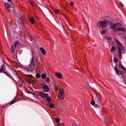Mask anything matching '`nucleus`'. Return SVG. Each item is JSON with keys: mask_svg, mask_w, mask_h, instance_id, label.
<instances>
[{"mask_svg": "<svg viewBox=\"0 0 126 126\" xmlns=\"http://www.w3.org/2000/svg\"><path fill=\"white\" fill-rule=\"evenodd\" d=\"M91 104L93 105V106H94V105H95V101L94 100H92L91 101Z\"/></svg>", "mask_w": 126, "mask_h": 126, "instance_id": "obj_30", "label": "nucleus"}, {"mask_svg": "<svg viewBox=\"0 0 126 126\" xmlns=\"http://www.w3.org/2000/svg\"><path fill=\"white\" fill-rule=\"evenodd\" d=\"M115 70L117 72V74H119V69L117 68H115Z\"/></svg>", "mask_w": 126, "mask_h": 126, "instance_id": "obj_29", "label": "nucleus"}, {"mask_svg": "<svg viewBox=\"0 0 126 126\" xmlns=\"http://www.w3.org/2000/svg\"><path fill=\"white\" fill-rule=\"evenodd\" d=\"M36 77L37 78H40L41 77V75L40 74H36Z\"/></svg>", "mask_w": 126, "mask_h": 126, "instance_id": "obj_25", "label": "nucleus"}, {"mask_svg": "<svg viewBox=\"0 0 126 126\" xmlns=\"http://www.w3.org/2000/svg\"><path fill=\"white\" fill-rule=\"evenodd\" d=\"M107 39H108V37H107L106 35H104L103 36V40H107Z\"/></svg>", "mask_w": 126, "mask_h": 126, "instance_id": "obj_33", "label": "nucleus"}, {"mask_svg": "<svg viewBox=\"0 0 126 126\" xmlns=\"http://www.w3.org/2000/svg\"><path fill=\"white\" fill-rule=\"evenodd\" d=\"M30 21L31 23H32V24H33L35 22V20L34 19V18H31L30 19Z\"/></svg>", "mask_w": 126, "mask_h": 126, "instance_id": "obj_17", "label": "nucleus"}, {"mask_svg": "<svg viewBox=\"0 0 126 126\" xmlns=\"http://www.w3.org/2000/svg\"><path fill=\"white\" fill-rule=\"evenodd\" d=\"M55 90H56V92L58 91V87L57 86H55Z\"/></svg>", "mask_w": 126, "mask_h": 126, "instance_id": "obj_34", "label": "nucleus"}, {"mask_svg": "<svg viewBox=\"0 0 126 126\" xmlns=\"http://www.w3.org/2000/svg\"><path fill=\"white\" fill-rule=\"evenodd\" d=\"M46 74H42L41 75V78H42V79H45V78H46Z\"/></svg>", "mask_w": 126, "mask_h": 126, "instance_id": "obj_21", "label": "nucleus"}, {"mask_svg": "<svg viewBox=\"0 0 126 126\" xmlns=\"http://www.w3.org/2000/svg\"><path fill=\"white\" fill-rule=\"evenodd\" d=\"M54 12L55 13H56V14H59V10H57V9L55 10Z\"/></svg>", "mask_w": 126, "mask_h": 126, "instance_id": "obj_27", "label": "nucleus"}, {"mask_svg": "<svg viewBox=\"0 0 126 126\" xmlns=\"http://www.w3.org/2000/svg\"><path fill=\"white\" fill-rule=\"evenodd\" d=\"M55 76L59 79H62V78H63V74L59 72H55Z\"/></svg>", "mask_w": 126, "mask_h": 126, "instance_id": "obj_10", "label": "nucleus"}, {"mask_svg": "<svg viewBox=\"0 0 126 126\" xmlns=\"http://www.w3.org/2000/svg\"><path fill=\"white\" fill-rule=\"evenodd\" d=\"M95 100L97 101V103L100 101L99 97L97 95H95Z\"/></svg>", "mask_w": 126, "mask_h": 126, "instance_id": "obj_18", "label": "nucleus"}, {"mask_svg": "<svg viewBox=\"0 0 126 126\" xmlns=\"http://www.w3.org/2000/svg\"><path fill=\"white\" fill-rule=\"evenodd\" d=\"M11 51L12 53H14V47H13V45L11 46Z\"/></svg>", "mask_w": 126, "mask_h": 126, "instance_id": "obj_22", "label": "nucleus"}, {"mask_svg": "<svg viewBox=\"0 0 126 126\" xmlns=\"http://www.w3.org/2000/svg\"><path fill=\"white\" fill-rule=\"evenodd\" d=\"M2 72H3V73H4V74H5L6 76H8V77H9V78H10V76L9 75V74H8V73H7L5 71H3Z\"/></svg>", "mask_w": 126, "mask_h": 126, "instance_id": "obj_20", "label": "nucleus"}, {"mask_svg": "<svg viewBox=\"0 0 126 126\" xmlns=\"http://www.w3.org/2000/svg\"><path fill=\"white\" fill-rule=\"evenodd\" d=\"M39 95L41 97L42 99H46V101L50 103L51 102V97L49 96V95L47 94L44 93L43 92H41L39 94Z\"/></svg>", "mask_w": 126, "mask_h": 126, "instance_id": "obj_3", "label": "nucleus"}, {"mask_svg": "<svg viewBox=\"0 0 126 126\" xmlns=\"http://www.w3.org/2000/svg\"><path fill=\"white\" fill-rule=\"evenodd\" d=\"M97 105V107H98V108H103V104L101 101L98 102Z\"/></svg>", "mask_w": 126, "mask_h": 126, "instance_id": "obj_16", "label": "nucleus"}, {"mask_svg": "<svg viewBox=\"0 0 126 126\" xmlns=\"http://www.w3.org/2000/svg\"><path fill=\"white\" fill-rule=\"evenodd\" d=\"M98 28H105L107 26V20H104L103 21H99L96 25Z\"/></svg>", "mask_w": 126, "mask_h": 126, "instance_id": "obj_4", "label": "nucleus"}, {"mask_svg": "<svg viewBox=\"0 0 126 126\" xmlns=\"http://www.w3.org/2000/svg\"><path fill=\"white\" fill-rule=\"evenodd\" d=\"M100 34L101 35H105V34H106V30H104L100 32Z\"/></svg>", "mask_w": 126, "mask_h": 126, "instance_id": "obj_19", "label": "nucleus"}, {"mask_svg": "<svg viewBox=\"0 0 126 126\" xmlns=\"http://www.w3.org/2000/svg\"><path fill=\"white\" fill-rule=\"evenodd\" d=\"M18 44V43H17V42L14 43V46L15 48H16V47H17V44Z\"/></svg>", "mask_w": 126, "mask_h": 126, "instance_id": "obj_31", "label": "nucleus"}, {"mask_svg": "<svg viewBox=\"0 0 126 126\" xmlns=\"http://www.w3.org/2000/svg\"><path fill=\"white\" fill-rule=\"evenodd\" d=\"M46 81L47 82H50V81H51V79H50V78L49 77L46 78Z\"/></svg>", "mask_w": 126, "mask_h": 126, "instance_id": "obj_28", "label": "nucleus"}, {"mask_svg": "<svg viewBox=\"0 0 126 126\" xmlns=\"http://www.w3.org/2000/svg\"><path fill=\"white\" fill-rule=\"evenodd\" d=\"M114 32H118V31H122V32H126V29L125 28L119 27L115 29Z\"/></svg>", "mask_w": 126, "mask_h": 126, "instance_id": "obj_9", "label": "nucleus"}, {"mask_svg": "<svg viewBox=\"0 0 126 126\" xmlns=\"http://www.w3.org/2000/svg\"><path fill=\"white\" fill-rule=\"evenodd\" d=\"M28 76H29V77H30V78L32 77V75H28Z\"/></svg>", "mask_w": 126, "mask_h": 126, "instance_id": "obj_37", "label": "nucleus"}, {"mask_svg": "<svg viewBox=\"0 0 126 126\" xmlns=\"http://www.w3.org/2000/svg\"><path fill=\"white\" fill-rule=\"evenodd\" d=\"M40 50L41 51L42 54H43V55H46V50H45V49H44V48L43 47H41L40 48Z\"/></svg>", "mask_w": 126, "mask_h": 126, "instance_id": "obj_12", "label": "nucleus"}, {"mask_svg": "<svg viewBox=\"0 0 126 126\" xmlns=\"http://www.w3.org/2000/svg\"><path fill=\"white\" fill-rule=\"evenodd\" d=\"M2 70H4V69L3 68V66H2L1 68L0 69V73H1V72H2Z\"/></svg>", "mask_w": 126, "mask_h": 126, "instance_id": "obj_24", "label": "nucleus"}, {"mask_svg": "<svg viewBox=\"0 0 126 126\" xmlns=\"http://www.w3.org/2000/svg\"><path fill=\"white\" fill-rule=\"evenodd\" d=\"M60 126H64V124H60Z\"/></svg>", "mask_w": 126, "mask_h": 126, "instance_id": "obj_36", "label": "nucleus"}, {"mask_svg": "<svg viewBox=\"0 0 126 126\" xmlns=\"http://www.w3.org/2000/svg\"><path fill=\"white\" fill-rule=\"evenodd\" d=\"M7 1H11V0H7Z\"/></svg>", "mask_w": 126, "mask_h": 126, "instance_id": "obj_41", "label": "nucleus"}, {"mask_svg": "<svg viewBox=\"0 0 126 126\" xmlns=\"http://www.w3.org/2000/svg\"><path fill=\"white\" fill-rule=\"evenodd\" d=\"M111 37H108V40H111Z\"/></svg>", "mask_w": 126, "mask_h": 126, "instance_id": "obj_39", "label": "nucleus"}, {"mask_svg": "<svg viewBox=\"0 0 126 126\" xmlns=\"http://www.w3.org/2000/svg\"><path fill=\"white\" fill-rule=\"evenodd\" d=\"M117 50V48L114 46H112L111 48L110 49V52L111 53H114V51H116Z\"/></svg>", "mask_w": 126, "mask_h": 126, "instance_id": "obj_15", "label": "nucleus"}, {"mask_svg": "<svg viewBox=\"0 0 126 126\" xmlns=\"http://www.w3.org/2000/svg\"><path fill=\"white\" fill-rule=\"evenodd\" d=\"M28 35L29 37H30V35L29 34H28Z\"/></svg>", "mask_w": 126, "mask_h": 126, "instance_id": "obj_42", "label": "nucleus"}, {"mask_svg": "<svg viewBox=\"0 0 126 126\" xmlns=\"http://www.w3.org/2000/svg\"><path fill=\"white\" fill-rule=\"evenodd\" d=\"M114 63H118V62H119V60L116 58H115L114 59Z\"/></svg>", "mask_w": 126, "mask_h": 126, "instance_id": "obj_26", "label": "nucleus"}, {"mask_svg": "<svg viewBox=\"0 0 126 126\" xmlns=\"http://www.w3.org/2000/svg\"><path fill=\"white\" fill-rule=\"evenodd\" d=\"M20 22H21V20H20Z\"/></svg>", "mask_w": 126, "mask_h": 126, "instance_id": "obj_43", "label": "nucleus"}, {"mask_svg": "<svg viewBox=\"0 0 126 126\" xmlns=\"http://www.w3.org/2000/svg\"><path fill=\"white\" fill-rule=\"evenodd\" d=\"M21 22L23 23V25H24L23 24L24 23V22H27V21H24V22H23V21H22V19H21Z\"/></svg>", "mask_w": 126, "mask_h": 126, "instance_id": "obj_35", "label": "nucleus"}, {"mask_svg": "<svg viewBox=\"0 0 126 126\" xmlns=\"http://www.w3.org/2000/svg\"><path fill=\"white\" fill-rule=\"evenodd\" d=\"M26 34H27V32H26Z\"/></svg>", "mask_w": 126, "mask_h": 126, "instance_id": "obj_44", "label": "nucleus"}, {"mask_svg": "<svg viewBox=\"0 0 126 126\" xmlns=\"http://www.w3.org/2000/svg\"><path fill=\"white\" fill-rule=\"evenodd\" d=\"M119 67H121L123 70L125 71H126V67H125L123 64H122L121 62H119Z\"/></svg>", "mask_w": 126, "mask_h": 126, "instance_id": "obj_11", "label": "nucleus"}, {"mask_svg": "<svg viewBox=\"0 0 126 126\" xmlns=\"http://www.w3.org/2000/svg\"><path fill=\"white\" fill-rule=\"evenodd\" d=\"M32 58L31 63L27 67V69L29 71H32V70L35 68V59H34V54H33V52L32 50Z\"/></svg>", "mask_w": 126, "mask_h": 126, "instance_id": "obj_2", "label": "nucleus"}, {"mask_svg": "<svg viewBox=\"0 0 126 126\" xmlns=\"http://www.w3.org/2000/svg\"><path fill=\"white\" fill-rule=\"evenodd\" d=\"M16 100H17V98H15L13 100H12L11 102L9 103V105H12L13 104H14L16 102H17Z\"/></svg>", "mask_w": 126, "mask_h": 126, "instance_id": "obj_13", "label": "nucleus"}, {"mask_svg": "<svg viewBox=\"0 0 126 126\" xmlns=\"http://www.w3.org/2000/svg\"><path fill=\"white\" fill-rule=\"evenodd\" d=\"M58 98L59 100H63L64 99V92H63V90L60 89L59 90V92L58 93Z\"/></svg>", "mask_w": 126, "mask_h": 126, "instance_id": "obj_5", "label": "nucleus"}, {"mask_svg": "<svg viewBox=\"0 0 126 126\" xmlns=\"http://www.w3.org/2000/svg\"><path fill=\"white\" fill-rule=\"evenodd\" d=\"M119 4L120 5H121V6H122V7H123L124 6V4H123V3L122 2H119Z\"/></svg>", "mask_w": 126, "mask_h": 126, "instance_id": "obj_32", "label": "nucleus"}, {"mask_svg": "<svg viewBox=\"0 0 126 126\" xmlns=\"http://www.w3.org/2000/svg\"><path fill=\"white\" fill-rule=\"evenodd\" d=\"M4 7L7 12H9L10 11V9H11V6L8 2L4 3Z\"/></svg>", "mask_w": 126, "mask_h": 126, "instance_id": "obj_8", "label": "nucleus"}, {"mask_svg": "<svg viewBox=\"0 0 126 126\" xmlns=\"http://www.w3.org/2000/svg\"><path fill=\"white\" fill-rule=\"evenodd\" d=\"M115 41L117 44V49L118 50V57L120 60L123 59V57L122 56V54H125L126 53V50L125 49V47L123 46V44L118 40L117 38H114Z\"/></svg>", "mask_w": 126, "mask_h": 126, "instance_id": "obj_1", "label": "nucleus"}, {"mask_svg": "<svg viewBox=\"0 0 126 126\" xmlns=\"http://www.w3.org/2000/svg\"><path fill=\"white\" fill-rule=\"evenodd\" d=\"M49 106L50 109H55V104H54L53 103H49Z\"/></svg>", "mask_w": 126, "mask_h": 126, "instance_id": "obj_14", "label": "nucleus"}, {"mask_svg": "<svg viewBox=\"0 0 126 126\" xmlns=\"http://www.w3.org/2000/svg\"><path fill=\"white\" fill-rule=\"evenodd\" d=\"M31 4H32V5H33V3L32 2H31Z\"/></svg>", "mask_w": 126, "mask_h": 126, "instance_id": "obj_40", "label": "nucleus"}, {"mask_svg": "<svg viewBox=\"0 0 126 126\" xmlns=\"http://www.w3.org/2000/svg\"><path fill=\"white\" fill-rule=\"evenodd\" d=\"M41 88L43 89L44 92H48V91L50 90V88H49V86H47V85L45 84L41 85Z\"/></svg>", "mask_w": 126, "mask_h": 126, "instance_id": "obj_7", "label": "nucleus"}, {"mask_svg": "<svg viewBox=\"0 0 126 126\" xmlns=\"http://www.w3.org/2000/svg\"><path fill=\"white\" fill-rule=\"evenodd\" d=\"M55 122H56V123H57V124H58V123H60V119L56 118L55 119Z\"/></svg>", "mask_w": 126, "mask_h": 126, "instance_id": "obj_23", "label": "nucleus"}, {"mask_svg": "<svg viewBox=\"0 0 126 126\" xmlns=\"http://www.w3.org/2000/svg\"><path fill=\"white\" fill-rule=\"evenodd\" d=\"M121 26H122V24L120 23L114 24L113 25H111V26L110 27V29H112V30H113V31H114V30H115V29H117V27L120 28V27H121Z\"/></svg>", "mask_w": 126, "mask_h": 126, "instance_id": "obj_6", "label": "nucleus"}, {"mask_svg": "<svg viewBox=\"0 0 126 126\" xmlns=\"http://www.w3.org/2000/svg\"><path fill=\"white\" fill-rule=\"evenodd\" d=\"M70 5H73V2H70Z\"/></svg>", "mask_w": 126, "mask_h": 126, "instance_id": "obj_38", "label": "nucleus"}]
</instances>
